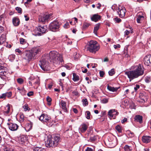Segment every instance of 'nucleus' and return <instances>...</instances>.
I'll list each match as a JSON object with an SVG mask.
<instances>
[{"label":"nucleus","instance_id":"f257e3e1","mask_svg":"<svg viewBox=\"0 0 151 151\" xmlns=\"http://www.w3.org/2000/svg\"><path fill=\"white\" fill-rule=\"evenodd\" d=\"M134 70L125 72V74L127 75L130 81L143 75L144 73V69L143 65L140 64L134 65L132 66Z\"/></svg>","mask_w":151,"mask_h":151},{"label":"nucleus","instance_id":"f03ea898","mask_svg":"<svg viewBox=\"0 0 151 151\" xmlns=\"http://www.w3.org/2000/svg\"><path fill=\"white\" fill-rule=\"evenodd\" d=\"M48 56L50 62L56 64H60L61 65L63 64L62 55L58 54L57 52L52 51L50 52Z\"/></svg>","mask_w":151,"mask_h":151},{"label":"nucleus","instance_id":"7ed1b4c3","mask_svg":"<svg viewBox=\"0 0 151 151\" xmlns=\"http://www.w3.org/2000/svg\"><path fill=\"white\" fill-rule=\"evenodd\" d=\"M60 137L58 135H54L52 137L48 136L45 142L46 146L47 147H56L60 142Z\"/></svg>","mask_w":151,"mask_h":151},{"label":"nucleus","instance_id":"20e7f679","mask_svg":"<svg viewBox=\"0 0 151 151\" xmlns=\"http://www.w3.org/2000/svg\"><path fill=\"white\" fill-rule=\"evenodd\" d=\"M40 52V50L39 47H33L30 51L26 53L25 57L24 59L27 60L28 62L33 60L36 58V55Z\"/></svg>","mask_w":151,"mask_h":151},{"label":"nucleus","instance_id":"39448f33","mask_svg":"<svg viewBox=\"0 0 151 151\" xmlns=\"http://www.w3.org/2000/svg\"><path fill=\"white\" fill-rule=\"evenodd\" d=\"M99 48V46L97 42L96 41L91 40L89 43L87 49L91 52L95 53Z\"/></svg>","mask_w":151,"mask_h":151},{"label":"nucleus","instance_id":"423d86ee","mask_svg":"<svg viewBox=\"0 0 151 151\" xmlns=\"http://www.w3.org/2000/svg\"><path fill=\"white\" fill-rule=\"evenodd\" d=\"M60 24L57 21H54L50 24L49 25V29L51 31L55 32L59 30Z\"/></svg>","mask_w":151,"mask_h":151},{"label":"nucleus","instance_id":"0eeeda50","mask_svg":"<svg viewBox=\"0 0 151 151\" xmlns=\"http://www.w3.org/2000/svg\"><path fill=\"white\" fill-rule=\"evenodd\" d=\"M39 64L43 70L45 71L47 70L48 63L47 59L46 58H42V60H40Z\"/></svg>","mask_w":151,"mask_h":151},{"label":"nucleus","instance_id":"6e6552de","mask_svg":"<svg viewBox=\"0 0 151 151\" xmlns=\"http://www.w3.org/2000/svg\"><path fill=\"white\" fill-rule=\"evenodd\" d=\"M116 10L120 17H123L125 16L126 10L124 7L119 6L116 8Z\"/></svg>","mask_w":151,"mask_h":151},{"label":"nucleus","instance_id":"1a4fd4ad","mask_svg":"<svg viewBox=\"0 0 151 151\" xmlns=\"http://www.w3.org/2000/svg\"><path fill=\"white\" fill-rule=\"evenodd\" d=\"M40 120L42 122H48L50 121L51 118L44 114H42L39 118Z\"/></svg>","mask_w":151,"mask_h":151},{"label":"nucleus","instance_id":"9d476101","mask_svg":"<svg viewBox=\"0 0 151 151\" xmlns=\"http://www.w3.org/2000/svg\"><path fill=\"white\" fill-rule=\"evenodd\" d=\"M144 62L146 65L151 66V55L145 56L144 58Z\"/></svg>","mask_w":151,"mask_h":151},{"label":"nucleus","instance_id":"9b49d317","mask_svg":"<svg viewBox=\"0 0 151 151\" xmlns=\"http://www.w3.org/2000/svg\"><path fill=\"white\" fill-rule=\"evenodd\" d=\"M9 129L11 130L14 131L17 130L18 127V126L16 124L13 123H8Z\"/></svg>","mask_w":151,"mask_h":151},{"label":"nucleus","instance_id":"f8f14e48","mask_svg":"<svg viewBox=\"0 0 151 151\" xmlns=\"http://www.w3.org/2000/svg\"><path fill=\"white\" fill-rule=\"evenodd\" d=\"M118 112L115 109L110 110L108 112V115L110 117L112 118L114 116L117 115L118 114Z\"/></svg>","mask_w":151,"mask_h":151},{"label":"nucleus","instance_id":"ddd939ff","mask_svg":"<svg viewBox=\"0 0 151 151\" xmlns=\"http://www.w3.org/2000/svg\"><path fill=\"white\" fill-rule=\"evenodd\" d=\"M4 67L0 65V77L1 78H4L6 73L4 69Z\"/></svg>","mask_w":151,"mask_h":151},{"label":"nucleus","instance_id":"4468645a","mask_svg":"<svg viewBox=\"0 0 151 151\" xmlns=\"http://www.w3.org/2000/svg\"><path fill=\"white\" fill-rule=\"evenodd\" d=\"M142 12L138 13L137 15V22L139 23H141L142 21L144 20V16L142 15Z\"/></svg>","mask_w":151,"mask_h":151},{"label":"nucleus","instance_id":"2eb2a0df","mask_svg":"<svg viewBox=\"0 0 151 151\" xmlns=\"http://www.w3.org/2000/svg\"><path fill=\"white\" fill-rule=\"evenodd\" d=\"M38 27V29L40 30V32L42 33V35L47 31V28L46 25L42 26H39Z\"/></svg>","mask_w":151,"mask_h":151},{"label":"nucleus","instance_id":"dca6fc26","mask_svg":"<svg viewBox=\"0 0 151 151\" xmlns=\"http://www.w3.org/2000/svg\"><path fill=\"white\" fill-rule=\"evenodd\" d=\"M88 125L87 124L83 123L81 126L79 130L82 133L85 132L87 129Z\"/></svg>","mask_w":151,"mask_h":151},{"label":"nucleus","instance_id":"f3484780","mask_svg":"<svg viewBox=\"0 0 151 151\" xmlns=\"http://www.w3.org/2000/svg\"><path fill=\"white\" fill-rule=\"evenodd\" d=\"M151 140V137L150 136H144L142 137V141L143 142L147 143Z\"/></svg>","mask_w":151,"mask_h":151},{"label":"nucleus","instance_id":"a211bd4d","mask_svg":"<svg viewBox=\"0 0 151 151\" xmlns=\"http://www.w3.org/2000/svg\"><path fill=\"white\" fill-rule=\"evenodd\" d=\"M10 107L9 105H8L5 107V109L3 111V113L4 114L7 116L9 114V113Z\"/></svg>","mask_w":151,"mask_h":151},{"label":"nucleus","instance_id":"6ab92c4d","mask_svg":"<svg viewBox=\"0 0 151 151\" xmlns=\"http://www.w3.org/2000/svg\"><path fill=\"white\" fill-rule=\"evenodd\" d=\"M134 121L141 124L142 122V117L140 115H136L134 118Z\"/></svg>","mask_w":151,"mask_h":151},{"label":"nucleus","instance_id":"aec40b11","mask_svg":"<svg viewBox=\"0 0 151 151\" xmlns=\"http://www.w3.org/2000/svg\"><path fill=\"white\" fill-rule=\"evenodd\" d=\"M32 33L35 36L42 35V33L40 32V30L38 29V27L35 29L33 31Z\"/></svg>","mask_w":151,"mask_h":151},{"label":"nucleus","instance_id":"412c9836","mask_svg":"<svg viewBox=\"0 0 151 151\" xmlns=\"http://www.w3.org/2000/svg\"><path fill=\"white\" fill-rule=\"evenodd\" d=\"M60 106H61L62 108L63 109L65 112L67 111V109L66 107V103L63 100H62L60 102Z\"/></svg>","mask_w":151,"mask_h":151},{"label":"nucleus","instance_id":"4be33fe9","mask_svg":"<svg viewBox=\"0 0 151 151\" xmlns=\"http://www.w3.org/2000/svg\"><path fill=\"white\" fill-rule=\"evenodd\" d=\"M19 19L16 17H14L12 19V22L14 26H17L19 24Z\"/></svg>","mask_w":151,"mask_h":151},{"label":"nucleus","instance_id":"5701e85b","mask_svg":"<svg viewBox=\"0 0 151 151\" xmlns=\"http://www.w3.org/2000/svg\"><path fill=\"white\" fill-rule=\"evenodd\" d=\"M100 17L97 14H95L91 17L92 21L96 22L100 19Z\"/></svg>","mask_w":151,"mask_h":151},{"label":"nucleus","instance_id":"b1692460","mask_svg":"<svg viewBox=\"0 0 151 151\" xmlns=\"http://www.w3.org/2000/svg\"><path fill=\"white\" fill-rule=\"evenodd\" d=\"M20 43L22 45H24L25 46L23 47V48H26L28 47V44L27 42L25 39L23 38H20L19 39Z\"/></svg>","mask_w":151,"mask_h":151},{"label":"nucleus","instance_id":"393cba45","mask_svg":"<svg viewBox=\"0 0 151 151\" xmlns=\"http://www.w3.org/2000/svg\"><path fill=\"white\" fill-rule=\"evenodd\" d=\"M6 36L5 35L3 34L0 37V45L2 44L5 41Z\"/></svg>","mask_w":151,"mask_h":151},{"label":"nucleus","instance_id":"a878e982","mask_svg":"<svg viewBox=\"0 0 151 151\" xmlns=\"http://www.w3.org/2000/svg\"><path fill=\"white\" fill-rule=\"evenodd\" d=\"M6 19V16L5 14H3L0 16V21L2 22V23H4Z\"/></svg>","mask_w":151,"mask_h":151},{"label":"nucleus","instance_id":"bb28decb","mask_svg":"<svg viewBox=\"0 0 151 151\" xmlns=\"http://www.w3.org/2000/svg\"><path fill=\"white\" fill-rule=\"evenodd\" d=\"M33 125V123L30 122L27 123L26 125V127L28 130L32 129Z\"/></svg>","mask_w":151,"mask_h":151},{"label":"nucleus","instance_id":"cd10ccee","mask_svg":"<svg viewBox=\"0 0 151 151\" xmlns=\"http://www.w3.org/2000/svg\"><path fill=\"white\" fill-rule=\"evenodd\" d=\"M73 80L74 82L78 81L79 79V76L75 73H73Z\"/></svg>","mask_w":151,"mask_h":151},{"label":"nucleus","instance_id":"c85d7f7f","mask_svg":"<svg viewBox=\"0 0 151 151\" xmlns=\"http://www.w3.org/2000/svg\"><path fill=\"white\" fill-rule=\"evenodd\" d=\"M118 88L112 87L109 86H107L108 90L112 92L116 91L118 90Z\"/></svg>","mask_w":151,"mask_h":151},{"label":"nucleus","instance_id":"c756f323","mask_svg":"<svg viewBox=\"0 0 151 151\" xmlns=\"http://www.w3.org/2000/svg\"><path fill=\"white\" fill-rule=\"evenodd\" d=\"M100 26V24L99 23H98L96 24L94 27L93 31L94 33L96 35L97 34V31L99 28Z\"/></svg>","mask_w":151,"mask_h":151},{"label":"nucleus","instance_id":"7c9ffc66","mask_svg":"<svg viewBox=\"0 0 151 151\" xmlns=\"http://www.w3.org/2000/svg\"><path fill=\"white\" fill-rule=\"evenodd\" d=\"M35 81L34 83V84L35 86H36L37 88L40 85V79L39 78H38L35 79Z\"/></svg>","mask_w":151,"mask_h":151},{"label":"nucleus","instance_id":"2f4dec72","mask_svg":"<svg viewBox=\"0 0 151 151\" xmlns=\"http://www.w3.org/2000/svg\"><path fill=\"white\" fill-rule=\"evenodd\" d=\"M124 149L125 151H130L132 150V148L127 145H125L124 147Z\"/></svg>","mask_w":151,"mask_h":151},{"label":"nucleus","instance_id":"473e14b6","mask_svg":"<svg viewBox=\"0 0 151 151\" xmlns=\"http://www.w3.org/2000/svg\"><path fill=\"white\" fill-rule=\"evenodd\" d=\"M140 97L141 98V102H147V101L148 98L146 96H141Z\"/></svg>","mask_w":151,"mask_h":151},{"label":"nucleus","instance_id":"72a5a7b5","mask_svg":"<svg viewBox=\"0 0 151 151\" xmlns=\"http://www.w3.org/2000/svg\"><path fill=\"white\" fill-rule=\"evenodd\" d=\"M46 100L48 102L47 104L48 105L50 106L51 104V101H52V99L49 96H48L46 98Z\"/></svg>","mask_w":151,"mask_h":151},{"label":"nucleus","instance_id":"f704fd0d","mask_svg":"<svg viewBox=\"0 0 151 151\" xmlns=\"http://www.w3.org/2000/svg\"><path fill=\"white\" fill-rule=\"evenodd\" d=\"M23 108L24 109V110L25 111L27 110L29 111L30 109V108L28 107V105L27 104H25L23 106Z\"/></svg>","mask_w":151,"mask_h":151},{"label":"nucleus","instance_id":"c9c22d12","mask_svg":"<svg viewBox=\"0 0 151 151\" xmlns=\"http://www.w3.org/2000/svg\"><path fill=\"white\" fill-rule=\"evenodd\" d=\"M17 81L18 83L20 84H22L24 82V80L21 78H17Z\"/></svg>","mask_w":151,"mask_h":151},{"label":"nucleus","instance_id":"e433bc0d","mask_svg":"<svg viewBox=\"0 0 151 151\" xmlns=\"http://www.w3.org/2000/svg\"><path fill=\"white\" fill-rule=\"evenodd\" d=\"M20 119L19 121L21 122H22L24 121V116L23 114H21L19 116Z\"/></svg>","mask_w":151,"mask_h":151},{"label":"nucleus","instance_id":"4c0bfd02","mask_svg":"<svg viewBox=\"0 0 151 151\" xmlns=\"http://www.w3.org/2000/svg\"><path fill=\"white\" fill-rule=\"evenodd\" d=\"M116 130L119 133L122 132V131L121 127L119 125H118L115 127Z\"/></svg>","mask_w":151,"mask_h":151},{"label":"nucleus","instance_id":"58836bf2","mask_svg":"<svg viewBox=\"0 0 151 151\" xmlns=\"http://www.w3.org/2000/svg\"><path fill=\"white\" fill-rule=\"evenodd\" d=\"M90 25V24L89 23H84L83 24V29H86L87 27H88Z\"/></svg>","mask_w":151,"mask_h":151},{"label":"nucleus","instance_id":"ea45409f","mask_svg":"<svg viewBox=\"0 0 151 151\" xmlns=\"http://www.w3.org/2000/svg\"><path fill=\"white\" fill-rule=\"evenodd\" d=\"M52 16V14H49L48 15H45L44 16L46 21L47 20L51 18Z\"/></svg>","mask_w":151,"mask_h":151},{"label":"nucleus","instance_id":"a19ab883","mask_svg":"<svg viewBox=\"0 0 151 151\" xmlns=\"http://www.w3.org/2000/svg\"><path fill=\"white\" fill-rule=\"evenodd\" d=\"M127 133L130 137H132L134 136V133L131 132L130 131H128Z\"/></svg>","mask_w":151,"mask_h":151},{"label":"nucleus","instance_id":"79ce46f5","mask_svg":"<svg viewBox=\"0 0 151 151\" xmlns=\"http://www.w3.org/2000/svg\"><path fill=\"white\" fill-rule=\"evenodd\" d=\"M39 20L40 21L43 23H44L46 21L44 16H43V17H41L39 18Z\"/></svg>","mask_w":151,"mask_h":151},{"label":"nucleus","instance_id":"37998d69","mask_svg":"<svg viewBox=\"0 0 151 151\" xmlns=\"http://www.w3.org/2000/svg\"><path fill=\"white\" fill-rule=\"evenodd\" d=\"M96 139V138L95 136L91 137H90L89 141L91 142L94 141Z\"/></svg>","mask_w":151,"mask_h":151},{"label":"nucleus","instance_id":"c03bdc74","mask_svg":"<svg viewBox=\"0 0 151 151\" xmlns=\"http://www.w3.org/2000/svg\"><path fill=\"white\" fill-rule=\"evenodd\" d=\"M115 73V72L113 69H111L109 72V74L111 76H113Z\"/></svg>","mask_w":151,"mask_h":151},{"label":"nucleus","instance_id":"a18cd8bd","mask_svg":"<svg viewBox=\"0 0 151 151\" xmlns=\"http://www.w3.org/2000/svg\"><path fill=\"white\" fill-rule=\"evenodd\" d=\"M130 31L132 33V32L131 30H126L124 32V35H128L130 33Z\"/></svg>","mask_w":151,"mask_h":151},{"label":"nucleus","instance_id":"49530a36","mask_svg":"<svg viewBox=\"0 0 151 151\" xmlns=\"http://www.w3.org/2000/svg\"><path fill=\"white\" fill-rule=\"evenodd\" d=\"M86 118L88 119H90V112L89 111H87L86 112Z\"/></svg>","mask_w":151,"mask_h":151},{"label":"nucleus","instance_id":"de8ad7c7","mask_svg":"<svg viewBox=\"0 0 151 151\" xmlns=\"http://www.w3.org/2000/svg\"><path fill=\"white\" fill-rule=\"evenodd\" d=\"M16 52L17 53V55H21L22 54V51L19 49H17L15 50Z\"/></svg>","mask_w":151,"mask_h":151},{"label":"nucleus","instance_id":"09e8293b","mask_svg":"<svg viewBox=\"0 0 151 151\" xmlns=\"http://www.w3.org/2000/svg\"><path fill=\"white\" fill-rule=\"evenodd\" d=\"M82 101L83 103V104L84 106H86L88 104V102L87 101V100L86 99H83L82 100Z\"/></svg>","mask_w":151,"mask_h":151},{"label":"nucleus","instance_id":"8fccbe9b","mask_svg":"<svg viewBox=\"0 0 151 151\" xmlns=\"http://www.w3.org/2000/svg\"><path fill=\"white\" fill-rule=\"evenodd\" d=\"M5 93L6 94V96H7L8 98H10L12 96V93L11 92H6Z\"/></svg>","mask_w":151,"mask_h":151},{"label":"nucleus","instance_id":"3c124183","mask_svg":"<svg viewBox=\"0 0 151 151\" xmlns=\"http://www.w3.org/2000/svg\"><path fill=\"white\" fill-rule=\"evenodd\" d=\"M16 10L17 12L18 13L21 14L22 12V11L21 8L19 7H17L16 8Z\"/></svg>","mask_w":151,"mask_h":151},{"label":"nucleus","instance_id":"603ef678","mask_svg":"<svg viewBox=\"0 0 151 151\" xmlns=\"http://www.w3.org/2000/svg\"><path fill=\"white\" fill-rule=\"evenodd\" d=\"M5 93H3L0 95V99H4L6 98Z\"/></svg>","mask_w":151,"mask_h":151},{"label":"nucleus","instance_id":"864d4df0","mask_svg":"<svg viewBox=\"0 0 151 151\" xmlns=\"http://www.w3.org/2000/svg\"><path fill=\"white\" fill-rule=\"evenodd\" d=\"M9 58L12 61L15 58V55H11L9 56Z\"/></svg>","mask_w":151,"mask_h":151},{"label":"nucleus","instance_id":"5fc2aeb1","mask_svg":"<svg viewBox=\"0 0 151 151\" xmlns=\"http://www.w3.org/2000/svg\"><path fill=\"white\" fill-rule=\"evenodd\" d=\"M108 101V100L107 99L104 98L101 100V102L102 103L105 104L107 103Z\"/></svg>","mask_w":151,"mask_h":151},{"label":"nucleus","instance_id":"6e6d98bb","mask_svg":"<svg viewBox=\"0 0 151 151\" xmlns=\"http://www.w3.org/2000/svg\"><path fill=\"white\" fill-rule=\"evenodd\" d=\"M114 19L116 22L117 23H119L121 21V20L117 17L114 18Z\"/></svg>","mask_w":151,"mask_h":151},{"label":"nucleus","instance_id":"4d7b16f0","mask_svg":"<svg viewBox=\"0 0 151 151\" xmlns=\"http://www.w3.org/2000/svg\"><path fill=\"white\" fill-rule=\"evenodd\" d=\"M100 76V77H103L104 75V73L102 71H100L99 72Z\"/></svg>","mask_w":151,"mask_h":151},{"label":"nucleus","instance_id":"13d9d810","mask_svg":"<svg viewBox=\"0 0 151 151\" xmlns=\"http://www.w3.org/2000/svg\"><path fill=\"white\" fill-rule=\"evenodd\" d=\"M116 6L115 5H113L111 7L112 9L114 11H116V8L117 7H116Z\"/></svg>","mask_w":151,"mask_h":151},{"label":"nucleus","instance_id":"bf43d9fd","mask_svg":"<svg viewBox=\"0 0 151 151\" xmlns=\"http://www.w3.org/2000/svg\"><path fill=\"white\" fill-rule=\"evenodd\" d=\"M139 86L138 85H136V86L134 87V89L135 91H136L139 88Z\"/></svg>","mask_w":151,"mask_h":151},{"label":"nucleus","instance_id":"052dcab7","mask_svg":"<svg viewBox=\"0 0 151 151\" xmlns=\"http://www.w3.org/2000/svg\"><path fill=\"white\" fill-rule=\"evenodd\" d=\"M40 147H34L33 149V151H38L40 149Z\"/></svg>","mask_w":151,"mask_h":151},{"label":"nucleus","instance_id":"680f3d73","mask_svg":"<svg viewBox=\"0 0 151 151\" xmlns=\"http://www.w3.org/2000/svg\"><path fill=\"white\" fill-rule=\"evenodd\" d=\"M33 93L32 91H30L27 93V95L28 96H29L33 95Z\"/></svg>","mask_w":151,"mask_h":151},{"label":"nucleus","instance_id":"e2e57ef3","mask_svg":"<svg viewBox=\"0 0 151 151\" xmlns=\"http://www.w3.org/2000/svg\"><path fill=\"white\" fill-rule=\"evenodd\" d=\"M69 26V23L68 22H67L65 23V24L64 25V27L65 28H67Z\"/></svg>","mask_w":151,"mask_h":151},{"label":"nucleus","instance_id":"0e129e2a","mask_svg":"<svg viewBox=\"0 0 151 151\" xmlns=\"http://www.w3.org/2000/svg\"><path fill=\"white\" fill-rule=\"evenodd\" d=\"M114 47L115 49H116L117 48H120V45L119 44H117V45H114Z\"/></svg>","mask_w":151,"mask_h":151},{"label":"nucleus","instance_id":"69168bd1","mask_svg":"<svg viewBox=\"0 0 151 151\" xmlns=\"http://www.w3.org/2000/svg\"><path fill=\"white\" fill-rule=\"evenodd\" d=\"M85 151H93V150L91 148L87 147L85 150Z\"/></svg>","mask_w":151,"mask_h":151},{"label":"nucleus","instance_id":"338daca9","mask_svg":"<svg viewBox=\"0 0 151 151\" xmlns=\"http://www.w3.org/2000/svg\"><path fill=\"white\" fill-rule=\"evenodd\" d=\"M4 31L3 27L0 25V34L1 33Z\"/></svg>","mask_w":151,"mask_h":151},{"label":"nucleus","instance_id":"774afa93","mask_svg":"<svg viewBox=\"0 0 151 151\" xmlns=\"http://www.w3.org/2000/svg\"><path fill=\"white\" fill-rule=\"evenodd\" d=\"M24 17L25 18V19L26 21H27L29 20V17H28V16L27 15H24Z\"/></svg>","mask_w":151,"mask_h":151}]
</instances>
